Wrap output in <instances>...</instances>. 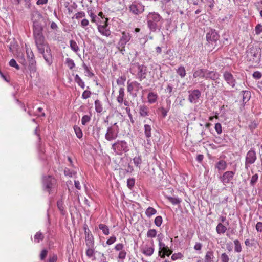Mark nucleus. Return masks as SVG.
I'll return each mask as SVG.
<instances>
[{
  "label": "nucleus",
  "instance_id": "obj_1",
  "mask_svg": "<svg viewBox=\"0 0 262 262\" xmlns=\"http://www.w3.org/2000/svg\"><path fill=\"white\" fill-rule=\"evenodd\" d=\"M42 30L40 23L37 21H33V37L37 50L42 55L47 64L51 66L53 63V56L51 48L42 34Z\"/></svg>",
  "mask_w": 262,
  "mask_h": 262
},
{
  "label": "nucleus",
  "instance_id": "obj_2",
  "mask_svg": "<svg viewBox=\"0 0 262 262\" xmlns=\"http://www.w3.org/2000/svg\"><path fill=\"white\" fill-rule=\"evenodd\" d=\"M112 149L117 155H122L129 151L128 144L124 140H118L116 142L112 144Z\"/></svg>",
  "mask_w": 262,
  "mask_h": 262
},
{
  "label": "nucleus",
  "instance_id": "obj_3",
  "mask_svg": "<svg viewBox=\"0 0 262 262\" xmlns=\"http://www.w3.org/2000/svg\"><path fill=\"white\" fill-rule=\"evenodd\" d=\"M131 37L132 36L129 33L125 31L122 32L121 36L117 45V48L122 54H124L126 51L125 45L129 41Z\"/></svg>",
  "mask_w": 262,
  "mask_h": 262
},
{
  "label": "nucleus",
  "instance_id": "obj_4",
  "mask_svg": "<svg viewBox=\"0 0 262 262\" xmlns=\"http://www.w3.org/2000/svg\"><path fill=\"white\" fill-rule=\"evenodd\" d=\"M162 17L157 13H149L147 15V24L150 30L155 31L158 27V23L159 22Z\"/></svg>",
  "mask_w": 262,
  "mask_h": 262
},
{
  "label": "nucleus",
  "instance_id": "obj_5",
  "mask_svg": "<svg viewBox=\"0 0 262 262\" xmlns=\"http://www.w3.org/2000/svg\"><path fill=\"white\" fill-rule=\"evenodd\" d=\"M119 127L117 123H115L113 125L109 127L107 129L105 135V138L108 141H112L116 139L118 137L119 133Z\"/></svg>",
  "mask_w": 262,
  "mask_h": 262
},
{
  "label": "nucleus",
  "instance_id": "obj_6",
  "mask_svg": "<svg viewBox=\"0 0 262 262\" xmlns=\"http://www.w3.org/2000/svg\"><path fill=\"white\" fill-rule=\"evenodd\" d=\"M260 51L259 48L255 47L250 48L247 55L248 58H250V60L256 63L259 62L260 61Z\"/></svg>",
  "mask_w": 262,
  "mask_h": 262
},
{
  "label": "nucleus",
  "instance_id": "obj_7",
  "mask_svg": "<svg viewBox=\"0 0 262 262\" xmlns=\"http://www.w3.org/2000/svg\"><path fill=\"white\" fill-rule=\"evenodd\" d=\"M56 184V180L51 176H45L43 178V186L45 190L49 193Z\"/></svg>",
  "mask_w": 262,
  "mask_h": 262
},
{
  "label": "nucleus",
  "instance_id": "obj_8",
  "mask_svg": "<svg viewBox=\"0 0 262 262\" xmlns=\"http://www.w3.org/2000/svg\"><path fill=\"white\" fill-rule=\"evenodd\" d=\"M127 92L132 95L133 97H136L137 96L136 93H134L133 91H135L136 92H138L140 89L142 88V86L140 85V84L137 81H132L130 82L129 80L127 81Z\"/></svg>",
  "mask_w": 262,
  "mask_h": 262
},
{
  "label": "nucleus",
  "instance_id": "obj_9",
  "mask_svg": "<svg viewBox=\"0 0 262 262\" xmlns=\"http://www.w3.org/2000/svg\"><path fill=\"white\" fill-rule=\"evenodd\" d=\"M257 159L256 154L253 149H251L247 153L245 160V168L248 169L250 165L253 164Z\"/></svg>",
  "mask_w": 262,
  "mask_h": 262
},
{
  "label": "nucleus",
  "instance_id": "obj_10",
  "mask_svg": "<svg viewBox=\"0 0 262 262\" xmlns=\"http://www.w3.org/2000/svg\"><path fill=\"white\" fill-rule=\"evenodd\" d=\"M206 39L209 43L215 46L219 39V35L215 30H211L207 33Z\"/></svg>",
  "mask_w": 262,
  "mask_h": 262
},
{
  "label": "nucleus",
  "instance_id": "obj_11",
  "mask_svg": "<svg viewBox=\"0 0 262 262\" xmlns=\"http://www.w3.org/2000/svg\"><path fill=\"white\" fill-rule=\"evenodd\" d=\"M235 173L232 171H226L220 177V179L223 184L226 185V184L232 183V181L233 180Z\"/></svg>",
  "mask_w": 262,
  "mask_h": 262
},
{
  "label": "nucleus",
  "instance_id": "obj_12",
  "mask_svg": "<svg viewBox=\"0 0 262 262\" xmlns=\"http://www.w3.org/2000/svg\"><path fill=\"white\" fill-rule=\"evenodd\" d=\"M129 8L130 11L136 15L141 14L144 10V6L141 3H133Z\"/></svg>",
  "mask_w": 262,
  "mask_h": 262
},
{
  "label": "nucleus",
  "instance_id": "obj_13",
  "mask_svg": "<svg viewBox=\"0 0 262 262\" xmlns=\"http://www.w3.org/2000/svg\"><path fill=\"white\" fill-rule=\"evenodd\" d=\"M223 78L228 85L231 86L232 88H235L236 83V79L230 72H224Z\"/></svg>",
  "mask_w": 262,
  "mask_h": 262
},
{
  "label": "nucleus",
  "instance_id": "obj_14",
  "mask_svg": "<svg viewBox=\"0 0 262 262\" xmlns=\"http://www.w3.org/2000/svg\"><path fill=\"white\" fill-rule=\"evenodd\" d=\"M133 66L137 68L138 72L137 77L140 81L146 78V68L143 65H140L139 63H135Z\"/></svg>",
  "mask_w": 262,
  "mask_h": 262
},
{
  "label": "nucleus",
  "instance_id": "obj_15",
  "mask_svg": "<svg viewBox=\"0 0 262 262\" xmlns=\"http://www.w3.org/2000/svg\"><path fill=\"white\" fill-rule=\"evenodd\" d=\"M189 95L188 96V100L191 103H196L198 99L201 97V92L200 90L196 89L192 91H188Z\"/></svg>",
  "mask_w": 262,
  "mask_h": 262
},
{
  "label": "nucleus",
  "instance_id": "obj_16",
  "mask_svg": "<svg viewBox=\"0 0 262 262\" xmlns=\"http://www.w3.org/2000/svg\"><path fill=\"white\" fill-rule=\"evenodd\" d=\"M220 76V75L218 72L205 69L204 78L206 79H209L212 80H216L219 79Z\"/></svg>",
  "mask_w": 262,
  "mask_h": 262
},
{
  "label": "nucleus",
  "instance_id": "obj_17",
  "mask_svg": "<svg viewBox=\"0 0 262 262\" xmlns=\"http://www.w3.org/2000/svg\"><path fill=\"white\" fill-rule=\"evenodd\" d=\"M84 229L85 235L86 245L88 247H93L94 244L93 236L89 229L84 227Z\"/></svg>",
  "mask_w": 262,
  "mask_h": 262
},
{
  "label": "nucleus",
  "instance_id": "obj_18",
  "mask_svg": "<svg viewBox=\"0 0 262 262\" xmlns=\"http://www.w3.org/2000/svg\"><path fill=\"white\" fill-rule=\"evenodd\" d=\"M106 24L105 25H98V31L103 35L108 37L111 35L110 30L107 28Z\"/></svg>",
  "mask_w": 262,
  "mask_h": 262
},
{
  "label": "nucleus",
  "instance_id": "obj_19",
  "mask_svg": "<svg viewBox=\"0 0 262 262\" xmlns=\"http://www.w3.org/2000/svg\"><path fill=\"white\" fill-rule=\"evenodd\" d=\"M227 164L226 162L223 160H220L215 164V168L217 169L219 171H224L227 168Z\"/></svg>",
  "mask_w": 262,
  "mask_h": 262
},
{
  "label": "nucleus",
  "instance_id": "obj_20",
  "mask_svg": "<svg viewBox=\"0 0 262 262\" xmlns=\"http://www.w3.org/2000/svg\"><path fill=\"white\" fill-rule=\"evenodd\" d=\"M148 113L149 108L147 106L143 105L139 106V114L141 117H146L148 116Z\"/></svg>",
  "mask_w": 262,
  "mask_h": 262
},
{
  "label": "nucleus",
  "instance_id": "obj_21",
  "mask_svg": "<svg viewBox=\"0 0 262 262\" xmlns=\"http://www.w3.org/2000/svg\"><path fill=\"white\" fill-rule=\"evenodd\" d=\"M154 252V248L152 247H148V246H145L142 250V252L145 255L150 256L152 255Z\"/></svg>",
  "mask_w": 262,
  "mask_h": 262
},
{
  "label": "nucleus",
  "instance_id": "obj_22",
  "mask_svg": "<svg viewBox=\"0 0 262 262\" xmlns=\"http://www.w3.org/2000/svg\"><path fill=\"white\" fill-rule=\"evenodd\" d=\"M158 95L154 92H150L147 96L148 101L149 103L152 104L156 102L157 100Z\"/></svg>",
  "mask_w": 262,
  "mask_h": 262
},
{
  "label": "nucleus",
  "instance_id": "obj_23",
  "mask_svg": "<svg viewBox=\"0 0 262 262\" xmlns=\"http://www.w3.org/2000/svg\"><path fill=\"white\" fill-rule=\"evenodd\" d=\"M227 230V227L225 225H223L222 223H219L216 227V232L219 234H224Z\"/></svg>",
  "mask_w": 262,
  "mask_h": 262
},
{
  "label": "nucleus",
  "instance_id": "obj_24",
  "mask_svg": "<svg viewBox=\"0 0 262 262\" xmlns=\"http://www.w3.org/2000/svg\"><path fill=\"white\" fill-rule=\"evenodd\" d=\"M205 69H198L194 72L193 76L194 78H198V77L204 78L205 77Z\"/></svg>",
  "mask_w": 262,
  "mask_h": 262
},
{
  "label": "nucleus",
  "instance_id": "obj_25",
  "mask_svg": "<svg viewBox=\"0 0 262 262\" xmlns=\"http://www.w3.org/2000/svg\"><path fill=\"white\" fill-rule=\"evenodd\" d=\"M214 253L211 250L207 252L205 256V262H214Z\"/></svg>",
  "mask_w": 262,
  "mask_h": 262
},
{
  "label": "nucleus",
  "instance_id": "obj_26",
  "mask_svg": "<svg viewBox=\"0 0 262 262\" xmlns=\"http://www.w3.org/2000/svg\"><path fill=\"white\" fill-rule=\"evenodd\" d=\"M29 61V68L30 70L32 72H35L36 68V61L35 58H30L28 59Z\"/></svg>",
  "mask_w": 262,
  "mask_h": 262
},
{
  "label": "nucleus",
  "instance_id": "obj_27",
  "mask_svg": "<svg viewBox=\"0 0 262 262\" xmlns=\"http://www.w3.org/2000/svg\"><path fill=\"white\" fill-rule=\"evenodd\" d=\"M243 102L246 103L251 97V92L249 91H243Z\"/></svg>",
  "mask_w": 262,
  "mask_h": 262
},
{
  "label": "nucleus",
  "instance_id": "obj_28",
  "mask_svg": "<svg viewBox=\"0 0 262 262\" xmlns=\"http://www.w3.org/2000/svg\"><path fill=\"white\" fill-rule=\"evenodd\" d=\"M144 134L147 139L150 138L151 136V128L149 125L145 124L144 125Z\"/></svg>",
  "mask_w": 262,
  "mask_h": 262
},
{
  "label": "nucleus",
  "instance_id": "obj_29",
  "mask_svg": "<svg viewBox=\"0 0 262 262\" xmlns=\"http://www.w3.org/2000/svg\"><path fill=\"white\" fill-rule=\"evenodd\" d=\"M95 110L97 113H100L103 111V107L101 102L99 100L95 101Z\"/></svg>",
  "mask_w": 262,
  "mask_h": 262
},
{
  "label": "nucleus",
  "instance_id": "obj_30",
  "mask_svg": "<svg viewBox=\"0 0 262 262\" xmlns=\"http://www.w3.org/2000/svg\"><path fill=\"white\" fill-rule=\"evenodd\" d=\"M159 241V252H158V255H160L162 252H163L165 250H166V248L168 247V246H166L165 244L162 242L160 238L158 239Z\"/></svg>",
  "mask_w": 262,
  "mask_h": 262
},
{
  "label": "nucleus",
  "instance_id": "obj_31",
  "mask_svg": "<svg viewBox=\"0 0 262 262\" xmlns=\"http://www.w3.org/2000/svg\"><path fill=\"white\" fill-rule=\"evenodd\" d=\"M98 227L102 231L104 235H107L109 234V228L106 225L103 224H100Z\"/></svg>",
  "mask_w": 262,
  "mask_h": 262
},
{
  "label": "nucleus",
  "instance_id": "obj_32",
  "mask_svg": "<svg viewBox=\"0 0 262 262\" xmlns=\"http://www.w3.org/2000/svg\"><path fill=\"white\" fill-rule=\"evenodd\" d=\"M233 242H234V244L235 245V248H234L235 252H237V253L241 252L242 251V246H241L239 241L237 239H235L234 241Z\"/></svg>",
  "mask_w": 262,
  "mask_h": 262
},
{
  "label": "nucleus",
  "instance_id": "obj_33",
  "mask_svg": "<svg viewBox=\"0 0 262 262\" xmlns=\"http://www.w3.org/2000/svg\"><path fill=\"white\" fill-rule=\"evenodd\" d=\"M172 253V250L170 249L168 247L166 248V250H165L163 252H162L160 255H159L162 258H164L165 256H169Z\"/></svg>",
  "mask_w": 262,
  "mask_h": 262
},
{
  "label": "nucleus",
  "instance_id": "obj_34",
  "mask_svg": "<svg viewBox=\"0 0 262 262\" xmlns=\"http://www.w3.org/2000/svg\"><path fill=\"white\" fill-rule=\"evenodd\" d=\"M177 73L180 75L181 78L184 77L186 75L185 68L183 66L180 67L177 70Z\"/></svg>",
  "mask_w": 262,
  "mask_h": 262
},
{
  "label": "nucleus",
  "instance_id": "obj_35",
  "mask_svg": "<svg viewBox=\"0 0 262 262\" xmlns=\"http://www.w3.org/2000/svg\"><path fill=\"white\" fill-rule=\"evenodd\" d=\"M157 211L152 207H149L146 210L145 213L148 217H150L151 215L156 213Z\"/></svg>",
  "mask_w": 262,
  "mask_h": 262
},
{
  "label": "nucleus",
  "instance_id": "obj_36",
  "mask_svg": "<svg viewBox=\"0 0 262 262\" xmlns=\"http://www.w3.org/2000/svg\"><path fill=\"white\" fill-rule=\"evenodd\" d=\"M44 236L40 232H38L34 236V239L36 243H39L40 241L43 240Z\"/></svg>",
  "mask_w": 262,
  "mask_h": 262
},
{
  "label": "nucleus",
  "instance_id": "obj_37",
  "mask_svg": "<svg viewBox=\"0 0 262 262\" xmlns=\"http://www.w3.org/2000/svg\"><path fill=\"white\" fill-rule=\"evenodd\" d=\"M70 43L71 49L74 52H77L79 49L77 43L73 40H71Z\"/></svg>",
  "mask_w": 262,
  "mask_h": 262
},
{
  "label": "nucleus",
  "instance_id": "obj_38",
  "mask_svg": "<svg viewBox=\"0 0 262 262\" xmlns=\"http://www.w3.org/2000/svg\"><path fill=\"white\" fill-rule=\"evenodd\" d=\"M66 64H67L68 67L71 70L73 68H74L75 66L74 60L70 58H67L66 59Z\"/></svg>",
  "mask_w": 262,
  "mask_h": 262
},
{
  "label": "nucleus",
  "instance_id": "obj_39",
  "mask_svg": "<svg viewBox=\"0 0 262 262\" xmlns=\"http://www.w3.org/2000/svg\"><path fill=\"white\" fill-rule=\"evenodd\" d=\"M74 129L77 137L79 139L81 138L82 137L83 134L80 127L77 126H74Z\"/></svg>",
  "mask_w": 262,
  "mask_h": 262
},
{
  "label": "nucleus",
  "instance_id": "obj_40",
  "mask_svg": "<svg viewBox=\"0 0 262 262\" xmlns=\"http://www.w3.org/2000/svg\"><path fill=\"white\" fill-rule=\"evenodd\" d=\"M167 199L173 205L179 204L181 202V200L179 198L168 196Z\"/></svg>",
  "mask_w": 262,
  "mask_h": 262
},
{
  "label": "nucleus",
  "instance_id": "obj_41",
  "mask_svg": "<svg viewBox=\"0 0 262 262\" xmlns=\"http://www.w3.org/2000/svg\"><path fill=\"white\" fill-rule=\"evenodd\" d=\"M85 16V12L83 11H80L76 13L74 16L73 17V18H75L76 19H79L80 18H83Z\"/></svg>",
  "mask_w": 262,
  "mask_h": 262
},
{
  "label": "nucleus",
  "instance_id": "obj_42",
  "mask_svg": "<svg viewBox=\"0 0 262 262\" xmlns=\"http://www.w3.org/2000/svg\"><path fill=\"white\" fill-rule=\"evenodd\" d=\"M91 120V117L89 115H84L81 119L82 124L85 125L87 123L90 122Z\"/></svg>",
  "mask_w": 262,
  "mask_h": 262
},
{
  "label": "nucleus",
  "instance_id": "obj_43",
  "mask_svg": "<svg viewBox=\"0 0 262 262\" xmlns=\"http://www.w3.org/2000/svg\"><path fill=\"white\" fill-rule=\"evenodd\" d=\"M88 249L86 251V255L89 258H91L94 256V250L92 248V247H88Z\"/></svg>",
  "mask_w": 262,
  "mask_h": 262
},
{
  "label": "nucleus",
  "instance_id": "obj_44",
  "mask_svg": "<svg viewBox=\"0 0 262 262\" xmlns=\"http://www.w3.org/2000/svg\"><path fill=\"white\" fill-rule=\"evenodd\" d=\"M258 179V175L257 174H254L251 179L250 181V185L252 186H254L255 184L257 183Z\"/></svg>",
  "mask_w": 262,
  "mask_h": 262
},
{
  "label": "nucleus",
  "instance_id": "obj_45",
  "mask_svg": "<svg viewBox=\"0 0 262 262\" xmlns=\"http://www.w3.org/2000/svg\"><path fill=\"white\" fill-rule=\"evenodd\" d=\"M157 234V231L155 229H150L147 233V236L148 237H155Z\"/></svg>",
  "mask_w": 262,
  "mask_h": 262
},
{
  "label": "nucleus",
  "instance_id": "obj_46",
  "mask_svg": "<svg viewBox=\"0 0 262 262\" xmlns=\"http://www.w3.org/2000/svg\"><path fill=\"white\" fill-rule=\"evenodd\" d=\"M135 165L140 168V165L142 163V160L140 157H136L133 159Z\"/></svg>",
  "mask_w": 262,
  "mask_h": 262
},
{
  "label": "nucleus",
  "instance_id": "obj_47",
  "mask_svg": "<svg viewBox=\"0 0 262 262\" xmlns=\"http://www.w3.org/2000/svg\"><path fill=\"white\" fill-rule=\"evenodd\" d=\"M154 223L157 226L160 227L162 223V217L161 216H157L155 219Z\"/></svg>",
  "mask_w": 262,
  "mask_h": 262
},
{
  "label": "nucleus",
  "instance_id": "obj_48",
  "mask_svg": "<svg viewBox=\"0 0 262 262\" xmlns=\"http://www.w3.org/2000/svg\"><path fill=\"white\" fill-rule=\"evenodd\" d=\"M126 252L125 250H123L121 251H120L119 254H118V258L120 259H121L122 261H123L126 257ZM122 262V261H121Z\"/></svg>",
  "mask_w": 262,
  "mask_h": 262
},
{
  "label": "nucleus",
  "instance_id": "obj_49",
  "mask_svg": "<svg viewBox=\"0 0 262 262\" xmlns=\"http://www.w3.org/2000/svg\"><path fill=\"white\" fill-rule=\"evenodd\" d=\"M9 65L12 67L16 68L17 70H19L20 69L19 65L16 63L15 60L14 59L10 60Z\"/></svg>",
  "mask_w": 262,
  "mask_h": 262
},
{
  "label": "nucleus",
  "instance_id": "obj_50",
  "mask_svg": "<svg viewBox=\"0 0 262 262\" xmlns=\"http://www.w3.org/2000/svg\"><path fill=\"white\" fill-rule=\"evenodd\" d=\"M221 260L222 262H229V256L226 253H223L221 255Z\"/></svg>",
  "mask_w": 262,
  "mask_h": 262
},
{
  "label": "nucleus",
  "instance_id": "obj_51",
  "mask_svg": "<svg viewBox=\"0 0 262 262\" xmlns=\"http://www.w3.org/2000/svg\"><path fill=\"white\" fill-rule=\"evenodd\" d=\"M91 92L88 90L84 91L82 94V98L86 99L91 96Z\"/></svg>",
  "mask_w": 262,
  "mask_h": 262
},
{
  "label": "nucleus",
  "instance_id": "obj_52",
  "mask_svg": "<svg viewBox=\"0 0 262 262\" xmlns=\"http://www.w3.org/2000/svg\"><path fill=\"white\" fill-rule=\"evenodd\" d=\"M125 80L126 77L125 76H121L117 80V83L118 85H124Z\"/></svg>",
  "mask_w": 262,
  "mask_h": 262
},
{
  "label": "nucleus",
  "instance_id": "obj_53",
  "mask_svg": "<svg viewBox=\"0 0 262 262\" xmlns=\"http://www.w3.org/2000/svg\"><path fill=\"white\" fill-rule=\"evenodd\" d=\"M255 30L256 34H260L262 32V25L261 24H258L256 25Z\"/></svg>",
  "mask_w": 262,
  "mask_h": 262
},
{
  "label": "nucleus",
  "instance_id": "obj_54",
  "mask_svg": "<svg viewBox=\"0 0 262 262\" xmlns=\"http://www.w3.org/2000/svg\"><path fill=\"white\" fill-rule=\"evenodd\" d=\"M48 254V251L46 249H43L41 251L40 254V258L41 260H44Z\"/></svg>",
  "mask_w": 262,
  "mask_h": 262
},
{
  "label": "nucleus",
  "instance_id": "obj_55",
  "mask_svg": "<svg viewBox=\"0 0 262 262\" xmlns=\"http://www.w3.org/2000/svg\"><path fill=\"white\" fill-rule=\"evenodd\" d=\"M182 254L181 253H174L171 256V259L173 260H176L178 259L181 258Z\"/></svg>",
  "mask_w": 262,
  "mask_h": 262
},
{
  "label": "nucleus",
  "instance_id": "obj_56",
  "mask_svg": "<svg viewBox=\"0 0 262 262\" xmlns=\"http://www.w3.org/2000/svg\"><path fill=\"white\" fill-rule=\"evenodd\" d=\"M135 183V180L134 178L129 179L127 180V186L129 188L133 187Z\"/></svg>",
  "mask_w": 262,
  "mask_h": 262
},
{
  "label": "nucleus",
  "instance_id": "obj_57",
  "mask_svg": "<svg viewBox=\"0 0 262 262\" xmlns=\"http://www.w3.org/2000/svg\"><path fill=\"white\" fill-rule=\"evenodd\" d=\"M215 129L216 132L218 134H221L222 130V126L221 124L219 123H217L215 125Z\"/></svg>",
  "mask_w": 262,
  "mask_h": 262
},
{
  "label": "nucleus",
  "instance_id": "obj_58",
  "mask_svg": "<svg viewBox=\"0 0 262 262\" xmlns=\"http://www.w3.org/2000/svg\"><path fill=\"white\" fill-rule=\"evenodd\" d=\"M26 53L27 55V57L28 59L30 58H34V55L33 54V52L31 49H26Z\"/></svg>",
  "mask_w": 262,
  "mask_h": 262
},
{
  "label": "nucleus",
  "instance_id": "obj_59",
  "mask_svg": "<svg viewBox=\"0 0 262 262\" xmlns=\"http://www.w3.org/2000/svg\"><path fill=\"white\" fill-rule=\"evenodd\" d=\"M82 66H83V68L84 69V70L88 72L89 76L90 77H92L94 75V74L90 71L89 68L85 64V63H83Z\"/></svg>",
  "mask_w": 262,
  "mask_h": 262
},
{
  "label": "nucleus",
  "instance_id": "obj_60",
  "mask_svg": "<svg viewBox=\"0 0 262 262\" xmlns=\"http://www.w3.org/2000/svg\"><path fill=\"white\" fill-rule=\"evenodd\" d=\"M262 76L261 73L259 71H255L253 74V77L257 79H260Z\"/></svg>",
  "mask_w": 262,
  "mask_h": 262
},
{
  "label": "nucleus",
  "instance_id": "obj_61",
  "mask_svg": "<svg viewBox=\"0 0 262 262\" xmlns=\"http://www.w3.org/2000/svg\"><path fill=\"white\" fill-rule=\"evenodd\" d=\"M124 248V245L123 244H117L115 247V249L116 251H121L122 250H123Z\"/></svg>",
  "mask_w": 262,
  "mask_h": 262
},
{
  "label": "nucleus",
  "instance_id": "obj_62",
  "mask_svg": "<svg viewBox=\"0 0 262 262\" xmlns=\"http://www.w3.org/2000/svg\"><path fill=\"white\" fill-rule=\"evenodd\" d=\"M116 241V237L115 236H113L107 239V241H106V244L110 245L113 244Z\"/></svg>",
  "mask_w": 262,
  "mask_h": 262
},
{
  "label": "nucleus",
  "instance_id": "obj_63",
  "mask_svg": "<svg viewBox=\"0 0 262 262\" xmlns=\"http://www.w3.org/2000/svg\"><path fill=\"white\" fill-rule=\"evenodd\" d=\"M89 24V21L87 19L84 18L81 20V26L83 28H85Z\"/></svg>",
  "mask_w": 262,
  "mask_h": 262
},
{
  "label": "nucleus",
  "instance_id": "obj_64",
  "mask_svg": "<svg viewBox=\"0 0 262 262\" xmlns=\"http://www.w3.org/2000/svg\"><path fill=\"white\" fill-rule=\"evenodd\" d=\"M256 229L258 232H262V222H259L256 224Z\"/></svg>",
  "mask_w": 262,
  "mask_h": 262
}]
</instances>
